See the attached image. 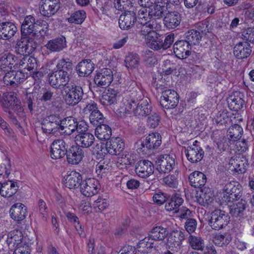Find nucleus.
I'll use <instances>...</instances> for the list:
<instances>
[{
  "instance_id": "obj_1",
  "label": "nucleus",
  "mask_w": 254,
  "mask_h": 254,
  "mask_svg": "<svg viewBox=\"0 0 254 254\" xmlns=\"http://www.w3.org/2000/svg\"><path fill=\"white\" fill-rule=\"evenodd\" d=\"M242 189L240 184L236 181H231L226 183L222 189L221 199L223 202L233 203L242 196Z\"/></svg>"
},
{
  "instance_id": "obj_2",
  "label": "nucleus",
  "mask_w": 254,
  "mask_h": 254,
  "mask_svg": "<svg viewBox=\"0 0 254 254\" xmlns=\"http://www.w3.org/2000/svg\"><path fill=\"white\" fill-rule=\"evenodd\" d=\"M162 143V137L158 132H152L146 137L144 141L136 142L138 152L146 154L148 151L157 149Z\"/></svg>"
},
{
  "instance_id": "obj_3",
  "label": "nucleus",
  "mask_w": 254,
  "mask_h": 254,
  "mask_svg": "<svg viewBox=\"0 0 254 254\" xmlns=\"http://www.w3.org/2000/svg\"><path fill=\"white\" fill-rule=\"evenodd\" d=\"M63 91L66 104L71 106L77 105L82 99L84 95L82 87L74 84L66 85L63 89Z\"/></svg>"
},
{
  "instance_id": "obj_4",
  "label": "nucleus",
  "mask_w": 254,
  "mask_h": 254,
  "mask_svg": "<svg viewBox=\"0 0 254 254\" xmlns=\"http://www.w3.org/2000/svg\"><path fill=\"white\" fill-rule=\"evenodd\" d=\"M230 217L227 213L220 209H215L210 214L209 226L214 230H219L226 226Z\"/></svg>"
},
{
  "instance_id": "obj_5",
  "label": "nucleus",
  "mask_w": 254,
  "mask_h": 254,
  "mask_svg": "<svg viewBox=\"0 0 254 254\" xmlns=\"http://www.w3.org/2000/svg\"><path fill=\"white\" fill-rule=\"evenodd\" d=\"M155 166L160 173H169L176 166L175 158L169 154L161 155L157 158Z\"/></svg>"
},
{
  "instance_id": "obj_6",
  "label": "nucleus",
  "mask_w": 254,
  "mask_h": 254,
  "mask_svg": "<svg viewBox=\"0 0 254 254\" xmlns=\"http://www.w3.org/2000/svg\"><path fill=\"white\" fill-rule=\"evenodd\" d=\"M35 43L32 37H24L21 36L15 46L16 54L23 56H29L34 50Z\"/></svg>"
},
{
  "instance_id": "obj_7",
  "label": "nucleus",
  "mask_w": 254,
  "mask_h": 254,
  "mask_svg": "<svg viewBox=\"0 0 254 254\" xmlns=\"http://www.w3.org/2000/svg\"><path fill=\"white\" fill-rule=\"evenodd\" d=\"M70 75L58 70L53 72L49 74V81L50 84L55 88H60L61 86L63 89L69 84Z\"/></svg>"
},
{
  "instance_id": "obj_8",
  "label": "nucleus",
  "mask_w": 254,
  "mask_h": 254,
  "mask_svg": "<svg viewBox=\"0 0 254 254\" xmlns=\"http://www.w3.org/2000/svg\"><path fill=\"white\" fill-rule=\"evenodd\" d=\"M179 95L174 90L168 89L162 92L160 105L166 109L175 108L179 103Z\"/></svg>"
},
{
  "instance_id": "obj_9",
  "label": "nucleus",
  "mask_w": 254,
  "mask_h": 254,
  "mask_svg": "<svg viewBox=\"0 0 254 254\" xmlns=\"http://www.w3.org/2000/svg\"><path fill=\"white\" fill-rule=\"evenodd\" d=\"M197 143V141L195 140L192 145L188 146L185 150L188 160L192 163L199 162L204 156V151Z\"/></svg>"
},
{
  "instance_id": "obj_10",
  "label": "nucleus",
  "mask_w": 254,
  "mask_h": 254,
  "mask_svg": "<svg viewBox=\"0 0 254 254\" xmlns=\"http://www.w3.org/2000/svg\"><path fill=\"white\" fill-rule=\"evenodd\" d=\"M80 189L81 193L84 196H92L99 191L100 184L99 181L94 178H87L82 181Z\"/></svg>"
},
{
  "instance_id": "obj_11",
  "label": "nucleus",
  "mask_w": 254,
  "mask_h": 254,
  "mask_svg": "<svg viewBox=\"0 0 254 254\" xmlns=\"http://www.w3.org/2000/svg\"><path fill=\"white\" fill-rule=\"evenodd\" d=\"M113 80L112 70L108 68L100 69L94 77V82L99 87L105 88L110 85Z\"/></svg>"
},
{
  "instance_id": "obj_12",
  "label": "nucleus",
  "mask_w": 254,
  "mask_h": 254,
  "mask_svg": "<svg viewBox=\"0 0 254 254\" xmlns=\"http://www.w3.org/2000/svg\"><path fill=\"white\" fill-rule=\"evenodd\" d=\"M39 7L41 14L50 17L54 15L60 8V0H42Z\"/></svg>"
},
{
  "instance_id": "obj_13",
  "label": "nucleus",
  "mask_w": 254,
  "mask_h": 254,
  "mask_svg": "<svg viewBox=\"0 0 254 254\" xmlns=\"http://www.w3.org/2000/svg\"><path fill=\"white\" fill-rule=\"evenodd\" d=\"M60 117L55 115L47 116L43 121L42 129L46 134L54 133L59 131Z\"/></svg>"
},
{
  "instance_id": "obj_14",
  "label": "nucleus",
  "mask_w": 254,
  "mask_h": 254,
  "mask_svg": "<svg viewBox=\"0 0 254 254\" xmlns=\"http://www.w3.org/2000/svg\"><path fill=\"white\" fill-rule=\"evenodd\" d=\"M67 145L63 139L54 140L51 145L50 153L52 159H58L64 157L67 153Z\"/></svg>"
},
{
  "instance_id": "obj_15",
  "label": "nucleus",
  "mask_w": 254,
  "mask_h": 254,
  "mask_svg": "<svg viewBox=\"0 0 254 254\" xmlns=\"http://www.w3.org/2000/svg\"><path fill=\"white\" fill-rule=\"evenodd\" d=\"M191 47L185 40L177 41L173 45V51L176 56L180 59H187L191 54Z\"/></svg>"
},
{
  "instance_id": "obj_16",
  "label": "nucleus",
  "mask_w": 254,
  "mask_h": 254,
  "mask_svg": "<svg viewBox=\"0 0 254 254\" xmlns=\"http://www.w3.org/2000/svg\"><path fill=\"white\" fill-rule=\"evenodd\" d=\"M36 23V21L33 16H26L21 25V36L32 37L35 36Z\"/></svg>"
},
{
  "instance_id": "obj_17",
  "label": "nucleus",
  "mask_w": 254,
  "mask_h": 254,
  "mask_svg": "<svg viewBox=\"0 0 254 254\" xmlns=\"http://www.w3.org/2000/svg\"><path fill=\"white\" fill-rule=\"evenodd\" d=\"M25 79L24 73L20 71L10 70L5 73L3 78L5 84L15 86L22 83Z\"/></svg>"
},
{
  "instance_id": "obj_18",
  "label": "nucleus",
  "mask_w": 254,
  "mask_h": 254,
  "mask_svg": "<svg viewBox=\"0 0 254 254\" xmlns=\"http://www.w3.org/2000/svg\"><path fill=\"white\" fill-rule=\"evenodd\" d=\"M184 232L181 231H176L171 233L167 245L172 251L177 252L180 249L182 242L185 240Z\"/></svg>"
},
{
  "instance_id": "obj_19",
  "label": "nucleus",
  "mask_w": 254,
  "mask_h": 254,
  "mask_svg": "<svg viewBox=\"0 0 254 254\" xmlns=\"http://www.w3.org/2000/svg\"><path fill=\"white\" fill-rule=\"evenodd\" d=\"M154 165L151 161L147 160H142L138 162L135 171L139 177L143 178L152 175L154 172Z\"/></svg>"
},
{
  "instance_id": "obj_20",
  "label": "nucleus",
  "mask_w": 254,
  "mask_h": 254,
  "mask_svg": "<svg viewBox=\"0 0 254 254\" xmlns=\"http://www.w3.org/2000/svg\"><path fill=\"white\" fill-rule=\"evenodd\" d=\"M136 21V13L133 11H126L119 17V26L122 29L127 30L134 25Z\"/></svg>"
},
{
  "instance_id": "obj_21",
  "label": "nucleus",
  "mask_w": 254,
  "mask_h": 254,
  "mask_svg": "<svg viewBox=\"0 0 254 254\" xmlns=\"http://www.w3.org/2000/svg\"><path fill=\"white\" fill-rule=\"evenodd\" d=\"M17 31L15 25L11 22H2L0 23V39L10 40Z\"/></svg>"
},
{
  "instance_id": "obj_22",
  "label": "nucleus",
  "mask_w": 254,
  "mask_h": 254,
  "mask_svg": "<svg viewBox=\"0 0 254 254\" xmlns=\"http://www.w3.org/2000/svg\"><path fill=\"white\" fill-rule=\"evenodd\" d=\"M106 145L108 152L113 155H119L125 148V143L120 137L111 138Z\"/></svg>"
},
{
  "instance_id": "obj_23",
  "label": "nucleus",
  "mask_w": 254,
  "mask_h": 254,
  "mask_svg": "<svg viewBox=\"0 0 254 254\" xmlns=\"http://www.w3.org/2000/svg\"><path fill=\"white\" fill-rule=\"evenodd\" d=\"M252 51V47L249 43L240 42L234 46L233 53L237 59L243 60L248 58Z\"/></svg>"
},
{
  "instance_id": "obj_24",
  "label": "nucleus",
  "mask_w": 254,
  "mask_h": 254,
  "mask_svg": "<svg viewBox=\"0 0 254 254\" xmlns=\"http://www.w3.org/2000/svg\"><path fill=\"white\" fill-rule=\"evenodd\" d=\"M182 21L181 14L177 11H168L164 17V25L169 29L178 27Z\"/></svg>"
},
{
  "instance_id": "obj_25",
  "label": "nucleus",
  "mask_w": 254,
  "mask_h": 254,
  "mask_svg": "<svg viewBox=\"0 0 254 254\" xmlns=\"http://www.w3.org/2000/svg\"><path fill=\"white\" fill-rule=\"evenodd\" d=\"M84 157L83 149L79 146H72L68 151H67L66 158L68 163L78 164Z\"/></svg>"
},
{
  "instance_id": "obj_26",
  "label": "nucleus",
  "mask_w": 254,
  "mask_h": 254,
  "mask_svg": "<svg viewBox=\"0 0 254 254\" xmlns=\"http://www.w3.org/2000/svg\"><path fill=\"white\" fill-rule=\"evenodd\" d=\"M9 213L12 219L20 222L23 220L27 215V207L21 203H17L11 206Z\"/></svg>"
},
{
  "instance_id": "obj_27",
  "label": "nucleus",
  "mask_w": 254,
  "mask_h": 254,
  "mask_svg": "<svg viewBox=\"0 0 254 254\" xmlns=\"http://www.w3.org/2000/svg\"><path fill=\"white\" fill-rule=\"evenodd\" d=\"M82 182V178L80 173L76 171H71L64 178V185L70 189L80 187Z\"/></svg>"
},
{
  "instance_id": "obj_28",
  "label": "nucleus",
  "mask_w": 254,
  "mask_h": 254,
  "mask_svg": "<svg viewBox=\"0 0 254 254\" xmlns=\"http://www.w3.org/2000/svg\"><path fill=\"white\" fill-rule=\"evenodd\" d=\"M45 46L51 52H61L66 47V39L61 36L49 40Z\"/></svg>"
},
{
  "instance_id": "obj_29",
  "label": "nucleus",
  "mask_w": 254,
  "mask_h": 254,
  "mask_svg": "<svg viewBox=\"0 0 254 254\" xmlns=\"http://www.w3.org/2000/svg\"><path fill=\"white\" fill-rule=\"evenodd\" d=\"M212 138L216 145L217 148L220 152L228 150L230 145L232 143V141H230L229 138L226 137L219 131L213 132Z\"/></svg>"
},
{
  "instance_id": "obj_30",
  "label": "nucleus",
  "mask_w": 254,
  "mask_h": 254,
  "mask_svg": "<svg viewBox=\"0 0 254 254\" xmlns=\"http://www.w3.org/2000/svg\"><path fill=\"white\" fill-rule=\"evenodd\" d=\"M132 97L133 98L130 100L125 99L123 100L124 105L123 108H124V110L127 113H130L132 109L133 110V109H135L134 107H136L137 103L142 100L143 95L141 90L138 89V91L132 93Z\"/></svg>"
},
{
  "instance_id": "obj_31",
  "label": "nucleus",
  "mask_w": 254,
  "mask_h": 254,
  "mask_svg": "<svg viewBox=\"0 0 254 254\" xmlns=\"http://www.w3.org/2000/svg\"><path fill=\"white\" fill-rule=\"evenodd\" d=\"M244 95L240 92H235L230 96L228 103L232 110L238 111L241 109L244 105Z\"/></svg>"
},
{
  "instance_id": "obj_32",
  "label": "nucleus",
  "mask_w": 254,
  "mask_h": 254,
  "mask_svg": "<svg viewBox=\"0 0 254 254\" xmlns=\"http://www.w3.org/2000/svg\"><path fill=\"white\" fill-rule=\"evenodd\" d=\"M94 69V64L91 60H85L79 63L76 71L80 76H86L90 74Z\"/></svg>"
},
{
  "instance_id": "obj_33",
  "label": "nucleus",
  "mask_w": 254,
  "mask_h": 254,
  "mask_svg": "<svg viewBox=\"0 0 254 254\" xmlns=\"http://www.w3.org/2000/svg\"><path fill=\"white\" fill-rule=\"evenodd\" d=\"M94 141V136L93 134L88 132L78 134L75 137L76 145L83 148L89 147L93 144Z\"/></svg>"
},
{
  "instance_id": "obj_34",
  "label": "nucleus",
  "mask_w": 254,
  "mask_h": 254,
  "mask_svg": "<svg viewBox=\"0 0 254 254\" xmlns=\"http://www.w3.org/2000/svg\"><path fill=\"white\" fill-rule=\"evenodd\" d=\"M18 188L16 181L8 180L1 184V195L5 197H10L16 193Z\"/></svg>"
},
{
  "instance_id": "obj_35",
  "label": "nucleus",
  "mask_w": 254,
  "mask_h": 254,
  "mask_svg": "<svg viewBox=\"0 0 254 254\" xmlns=\"http://www.w3.org/2000/svg\"><path fill=\"white\" fill-rule=\"evenodd\" d=\"M190 185L195 188H199L204 186L206 183L207 178L204 174L199 171L191 173L189 177Z\"/></svg>"
},
{
  "instance_id": "obj_36",
  "label": "nucleus",
  "mask_w": 254,
  "mask_h": 254,
  "mask_svg": "<svg viewBox=\"0 0 254 254\" xmlns=\"http://www.w3.org/2000/svg\"><path fill=\"white\" fill-rule=\"evenodd\" d=\"M184 202V199L181 194L175 193L172 194L170 199L165 204V209L167 211H173L177 213L179 211V207Z\"/></svg>"
},
{
  "instance_id": "obj_37",
  "label": "nucleus",
  "mask_w": 254,
  "mask_h": 254,
  "mask_svg": "<svg viewBox=\"0 0 254 254\" xmlns=\"http://www.w3.org/2000/svg\"><path fill=\"white\" fill-rule=\"evenodd\" d=\"M152 111V107L149 104L147 100L142 99L137 103L135 109H133V113L138 117H146L149 115Z\"/></svg>"
},
{
  "instance_id": "obj_38",
  "label": "nucleus",
  "mask_w": 254,
  "mask_h": 254,
  "mask_svg": "<svg viewBox=\"0 0 254 254\" xmlns=\"http://www.w3.org/2000/svg\"><path fill=\"white\" fill-rule=\"evenodd\" d=\"M150 35L148 38H146V43L149 48L156 51L162 49L163 36L157 32L152 33Z\"/></svg>"
},
{
  "instance_id": "obj_39",
  "label": "nucleus",
  "mask_w": 254,
  "mask_h": 254,
  "mask_svg": "<svg viewBox=\"0 0 254 254\" xmlns=\"http://www.w3.org/2000/svg\"><path fill=\"white\" fill-rule=\"evenodd\" d=\"M7 242L9 245L13 244L15 248L28 245L23 240L22 232L19 230H14L9 233Z\"/></svg>"
},
{
  "instance_id": "obj_40",
  "label": "nucleus",
  "mask_w": 254,
  "mask_h": 254,
  "mask_svg": "<svg viewBox=\"0 0 254 254\" xmlns=\"http://www.w3.org/2000/svg\"><path fill=\"white\" fill-rule=\"evenodd\" d=\"M35 36L39 37V39L43 40L46 37L49 35V24L45 20H37L36 23Z\"/></svg>"
},
{
  "instance_id": "obj_41",
  "label": "nucleus",
  "mask_w": 254,
  "mask_h": 254,
  "mask_svg": "<svg viewBox=\"0 0 254 254\" xmlns=\"http://www.w3.org/2000/svg\"><path fill=\"white\" fill-rule=\"evenodd\" d=\"M96 136L101 140H109L112 135L111 128L107 125L101 124L97 126L95 130Z\"/></svg>"
},
{
  "instance_id": "obj_42",
  "label": "nucleus",
  "mask_w": 254,
  "mask_h": 254,
  "mask_svg": "<svg viewBox=\"0 0 254 254\" xmlns=\"http://www.w3.org/2000/svg\"><path fill=\"white\" fill-rule=\"evenodd\" d=\"M151 18L153 19H161L165 16L167 11V6L162 2L154 3L149 7Z\"/></svg>"
},
{
  "instance_id": "obj_43",
  "label": "nucleus",
  "mask_w": 254,
  "mask_h": 254,
  "mask_svg": "<svg viewBox=\"0 0 254 254\" xmlns=\"http://www.w3.org/2000/svg\"><path fill=\"white\" fill-rule=\"evenodd\" d=\"M118 92L112 88H109L107 92H104L101 99V103L103 105L108 106L117 102Z\"/></svg>"
},
{
  "instance_id": "obj_44",
  "label": "nucleus",
  "mask_w": 254,
  "mask_h": 254,
  "mask_svg": "<svg viewBox=\"0 0 254 254\" xmlns=\"http://www.w3.org/2000/svg\"><path fill=\"white\" fill-rule=\"evenodd\" d=\"M168 234L166 228L162 226L154 227L149 234L151 241H162L165 239Z\"/></svg>"
},
{
  "instance_id": "obj_45",
  "label": "nucleus",
  "mask_w": 254,
  "mask_h": 254,
  "mask_svg": "<svg viewBox=\"0 0 254 254\" xmlns=\"http://www.w3.org/2000/svg\"><path fill=\"white\" fill-rule=\"evenodd\" d=\"M243 133L242 127L238 124H235L231 126L227 130V136L229 140L233 143L239 140Z\"/></svg>"
},
{
  "instance_id": "obj_46",
  "label": "nucleus",
  "mask_w": 254,
  "mask_h": 254,
  "mask_svg": "<svg viewBox=\"0 0 254 254\" xmlns=\"http://www.w3.org/2000/svg\"><path fill=\"white\" fill-rule=\"evenodd\" d=\"M57 70L70 74L73 69V64L69 58H62L56 64Z\"/></svg>"
},
{
  "instance_id": "obj_47",
  "label": "nucleus",
  "mask_w": 254,
  "mask_h": 254,
  "mask_svg": "<svg viewBox=\"0 0 254 254\" xmlns=\"http://www.w3.org/2000/svg\"><path fill=\"white\" fill-rule=\"evenodd\" d=\"M17 98L16 93L10 92H6L3 94V99L1 101V105L2 107L8 109L10 107L13 106L17 103Z\"/></svg>"
},
{
  "instance_id": "obj_48",
  "label": "nucleus",
  "mask_w": 254,
  "mask_h": 254,
  "mask_svg": "<svg viewBox=\"0 0 254 254\" xmlns=\"http://www.w3.org/2000/svg\"><path fill=\"white\" fill-rule=\"evenodd\" d=\"M134 162L133 157L128 153L125 155L123 154L121 157H118L116 165L118 168L122 169L132 165Z\"/></svg>"
},
{
  "instance_id": "obj_49",
  "label": "nucleus",
  "mask_w": 254,
  "mask_h": 254,
  "mask_svg": "<svg viewBox=\"0 0 254 254\" xmlns=\"http://www.w3.org/2000/svg\"><path fill=\"white\" fill-rule=\"evenodd\" d=\"M86 17V14L83 10H78L72 13L69 17L66 19L69 23L75 24H81L85 20Z\"/></svg>"
},
{
  "instance_id": "obj_50",
  "label": "nucleus",
  "mask_w": 254,
  "mask_h": 254,
  "mask_svg": "<svg viewBox=\"0 0 254 254\" xmlns=\"http://www.w3.org/2000/svg\"><path fill=\"white\" fill-rule=\"evenodd\" d=\"M185 37L187 42L191 44L195 45L198 44L201 39V35L199 31L194 29H191L186 32Z\"/></svg>"
},
{
  "instance_id": "obj_51",
  "label": "nucleus",
  "mask_w": 254,
  "mask_h": 254,
  "mask_svg": "<svg viewBox=\"0 0 254 254\" xmlns=\"http://www.w3.org/2000/svg\"><path fill=\"white\" fill-rule=\"evenodd\" d=\"M139 57L136 54L130 53L126 56L125 63L126 67L130 68H135L138 66Z\"/></svg>"
},
{
  "instance_id": "obj_52",
  "label": "nucleus",
  "mask_w": 254,
  "mask_h": 254,
  "mask_svg": "<svg viewBox=\"0 0 254 254\" xmlns=\"http://www.w3.org/2000/svg\"><path fill=\"white\" fill-rule=\"evenodd\" d=\"M188 241L190 245L193 250L201 251L204 247V241L200 237L190 235Z\"/></svg>"
},
{
  "instance_id": "obj_53",
  "label": "nucleus",
  "mask_w": 254,
  "mask_h": 254,
  "mask_svg": "<svg viewBox=\"0 0 254 254\" xmlns=\"http://www.w3.org/2000/svg\"><path fill=\"white\" fill-rule=\"evenodd\" d=\"M247 201L241 199L236 205L231 208L230 211V214L235 216H238L241 214L246 208Z\"/></svg>"
},
{
  "instance_id": "obj_54",
  "label": "nucleus",
  "mask_w": 254,
  "mask_h": 254,
  "mask_svg": "<svg viewBox=\"0 0 254 254\" xmlns=\"http://www.w3.org/2000/svg\"><path fill=\"white\" fill-rule=\"evenodd\" d=\"M38 206L39 211V217L42 222H45L49 217L48 207L46 203L42 199H40L38 202Z\"/></svg>"
},
{
  "instance_id": "obj_55",
  "label": "nucleus",
  "mask_w": 254,
  "mask_h": 254,
  "mask_svg": "<svg viewBox=\"0 0 254 254\" xmlns=\"http://www.w3.org/2000/svg\"><path fill=\"white\" fill-rule=\"evenodd\" d=\"M138 18L140 24L147 22L150 19H152L149 7H142L138 12Z\"/></svg>"
},
{
  "instance_id": "obj_56",
  "label": "nucleus",
  "mask_w": 254,
  "mask_h": 254,
  "mask_svg": "<svg viewBox=\"0 0 254 254\" xmlns=\"http://www.w3.org/2000/svg\"><path fill=\"white\" fill-rule=\"evenodd\" d=\"M231 241V238L227 233L224 234H217L213 239V242L219 246H223L225 245L228 244Z\"/></svg>"
},
{
  "instance_id": "obj_57",
  "label": "nucleus",
  "mask_w": 254,
  "mask_h": 254,
  "mask_svg": "<svg viewBox=\"0 0 254 254\" xmlns=\"http://www.w3.org/2000/svg\"><path fill=\"white\" fill-rule=\"evenodd\" d=\"M105 118L99 110L95 114H92L89 115V120L90 123L95 126L102 124L104 122Z\"/></svg>"
},
{
  "instance_id": "obj_58",
  "label": "nucleus",
  "mask_w": 254,
  "mask_h": 254,
  "mask_svg": "<svg viewBox=\"0 0 254 254\" xmlns=\"http://www.w3.org/2000/svg\"><path fill=\"white\" fill-rule=\"evenodd\" d=\"M231 120L227 114L224 112L218 114L215 118V123L220 126H227Z\"/></svg>"
},
{
  "instance_id": "obj_59",
  "label": "nucleus",
  "mask_w": 254,
  "mask_h": 254,
  "mask_svg": "<svg viewBox=\"0 0 254 254\" xmlns=\"http://www.w3.org/2000/svg\"><path fill=\"white\" fill-rule=\"evenodd\" d=\"M40 94L42 96H39V100L41 101L47 102L52 99L54 93L50 88H42L40 89Z\"/></svg>"
},
{
  "instance_id": "obj_60",
  "label": "nucleus",
  "mask_w": 254,
  "mask_h": 254,
  "mask_svg": "<svg viewBox=\"0 0 254 254\" xmlns=\"http://www.w3.org/2000/svg\"><path fill=\"white\" fill-rule=\"evenodd\" d=\"M93 206L94 208H98L100 211L105 210L109 206V203L106 199L99 197L94 201Z\"/></svg>"
},
{
  "instance_id": "obj_61",
  "label": "nucleus",
  "mask_w": 254,
  "mask_h": 254,
  "mask_svg": "<svg viewBox=\"0 0 254 254\" xmlns=\"http://www.w3.org/2000/svg\"><path fill=\"white\" fill-rule=\"evenodd\" d=\"M197 225V223L195 219L192 218L187 219L185 223V228L189 234H191L196 230Z\"/></svg>"
},
{
  "instance_id": "obj_62",
  "label": "nucleus",
  "mask_w": 254,
  "mask_h": 254,
  "mask_svg": "<svg viewBox=\"0 0 254 254\" xmlns=\"http://www.w3.org/2000/svg\"><path fill=\"white\" fill-rule=\"evenodd\" d=\"M160 122V117L156 113H154L148 118L147 125L150 128L156 127Z\"/></svg>"
},
{
  "instance_id": "obj_63",
  "label": "nucleus",
  "mask_w": 254,
  "mask_h": 254,
  "mask_svg": "<svg viewBox=\"0 0 254 254\" xmlns=\"http://www.w3.org/2000/svg\"><path fill=\"white\" fill-rule=\"evenodd\" d=\"M99 111L97 104L94 101H91L87 103L86 106L84 108L83 111L85 114H89L91 115L92 114H95L96 112Z\"/></svg>"
},
{
  "instance_id": "obj_64",
  "label": "nucleus",
  "mask_w": 254,
  "mask_h": 254,
  "mask_svg": "<svg viewBox=\"0 0 254 254\" xmlns=\"http://www.w3.org/2000/svg\"><path fill=\"white\" fill-rule=\"evenodd\" d=\"M163 181L168 186L176 188L178 186V181L176 177L174 175H169L163 179Z\"/></svg>"
}]
</instances>
